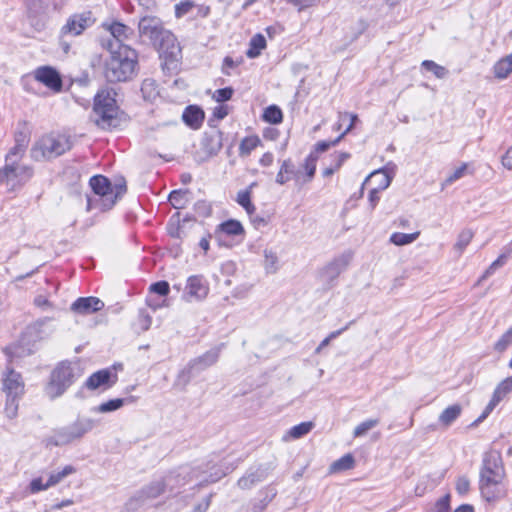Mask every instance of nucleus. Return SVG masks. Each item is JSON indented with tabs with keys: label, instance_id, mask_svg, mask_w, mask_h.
<instances>
[{
	"label": "nucleus",
	"instance_id": "1",
	"mask_svg": "<svg viewBox=\"0 0 512 512\" xmlns=\"http://www.w3.org/2000/svg\"><path fill=\"white\" fill-rule=\"evenodd\" d=\"M506 471L500 452L484 453L479 472V490L487 502H495L505 496L503 487Z\"/></svg>",
	"mask_w": 512,
	"mask_h": 512
},
{
	"label": "nucleus",
	"instance_id": "2",
	"mask_svg": "<svg viewBox=\"0 0 512 512\" xmlns=\"http://www.w3.org/2000/svg\"><path fill=\"white\" fill-rule=\"evenodd\" d=\"M110 57L105 62L104 75L109 82H122L132 78L138 64V54L130 46L120 44L116 48L107 42Z\"/></svg>",
	"mask_w": 512,
	"mask_h": 512
},
{
	"label": "nucleus",
	"instance_id": "3",
	"mask_svg": "<svg viewBox=\"0 0 512 512\" xmlns=\"http://www.w3.org/2000/svg\"><path fill=\"white\" fill-rule=\"evenodd\" d=\"M90 186L96 197L88 198V210L94 208L101 211L109 210L126 191L124 184L113 187L108 178L102 175L93 176L90 179Z\"/></svg>",
	"mask_w": 512,
	"mask_h": 512
},
{
	"label": "nucleus",
	"instance_id": "4",
	"mask_svg": "<svg viewBox=\"0 0 512 512\" xmlns=\"http://www.w3.org/2000/svg\"><path fill=\"white\" fill-rule=\"evenodd\" d=\"M97 422L91 418H78L69 426H65L53 431V434L45 439L47 447L64 446L75 440L81 439L86 433L91 431Z\"/></svg>",
	"mask_w": 512,
	"mask_h": 512
},
{
	"label": "nucleus",
	"instance_id": "5",
	"mask_svg": "<svg viewBox=\"0 0 512 512\" xmlns=\"http://www.w3.org/2000/svg\"><path fill=\"white\" fill-rule=\"evenodd\" d=\"M114 92L102 90L95 96L94 113L96 115L95 123L103 129L117 127L118 107L114 98Z\"/></svg>",
	"mask_w": 512,
	"mask_h": 512
},
{
	"label": "nucleus",
	"instance_id": "6",
	"mask_svg": "<svg viewBox=\"0 0 512 512\" xmlns=\"http://www.w3.org/2000/svg\"><path fill=\"white\" fill-rule=\"evenodd\" d=\"M114 92L102 90L95 96L94 113L96 115L95 123L103 129L117 127L118 107L114 98Z\"/></svg>",
	"mask_w": 512,
	"mask_h": 512
},
{
	"label": "nucleus",
	"instance_id": "7",
	"mask_svg": "<svg viewBox=\"0 0 512 512\" xmlns=\"http://www.w3.org/2000/svg\"><path fill=\"white\" fill-rule=\"evenodd\" d=\"M72 147L70 136L64 134L47 135L36 142L31 149V157L40 161L42 159H51L62 155Z\"/></svg>",
	"mask_w": 512,
	"mask_h": 512
},
{
	"label": "nucleus",
	"instance_id": "8",
	"mask_svg": "<svg viewBox=\"0 0 512 512\" xmlns=\"http://www.w3.org/2000/svg\"><path fill=\"white\" fill-rule=\"evenodd\" d=\"M76 376L75 367L71 363H60L51 374L46 388L47 395L51 399L59 397L74 382Z\"/></svg>",
	"mask_w": 512,
	"mask_h": 512
},
{
	"label": "nucleus",
	"instance_id": "9",
	"mask_svg": "<svg viewBox=\"0 0 512 512\" xmlns=\"http://www.w3.org/2000/svg\"><path fill=\"white\" fill-rule=\"evenodd\" d=\"M32 176V167L20 162L5 163V166L0 169V183H6L12 187L25 184Z\"/></svg>",
	"mask_w": 512,
	"mask_h": 512
},
{
	"label": "nucleus",
	"instance_id": "10",
	"mask_svg": "<svg viewBox=\"0 0 512 512\" xmlns=\"http://www.w3.org/2000/svg\"><path fill=\"white\" fill-rule=\"evenodd\" d=\"M180 481L177 476L169 475L163 479L155 480L144 486L130 501L131 503L136 501L141 504L146 501L155 499L163 494L167 489L172 492L175 484Z\"/></svg>",
	"mask_w": 512,
	"mask_h": 512
},
{
	"label": "nucleus",
	"instance_id": "11",
	"mask_svg": "<svg viewBox=\"0 0 512 512\" xmlns=\"http://www.w3.org/2000/svg\"><path fill=\"white\" fill-rule=\"evenodd\" d=\"M155 46L158 47L160 57L164 58L163 68H174L181 58V48L176 37L168 31Z\"/></svg>",
	"mask_w": 512,
	"mask_h": 512
},
{
	"label": "nucleus",
	"instance_id": "12",
	"mask_svg": "<svg viewBox=\"0 0 512 512\" xmlns=\"http://www.w3.org/2000/svg\"><path fill=\"white\" fill-rule=\"evenodd\" d=\"M93 23L94 19L89 11L73 14L67 19L65 25L62 26L60 33L62 36H79L84 30L92 26Z\"/></svg>",
	"mask_w": 512,
	"mask_h": 512
},
{
	"label": "nucleus",
	"instance_id": "13",
	"mask_svg": "<svg viewBox=\"0 0 512 512\" xmlns=\"http://www.w3.org/2000/svg\"><path fill=\"white\" fill-rule=\"evenodd\" d=\"M168 31L163 27L161 20L156 17H143L139 22L140 34L148 37L154 46Z\"/></svg>",
	"mask_w": 512,
	"mask_h": 512
},
{
	"label": "nucleus",
	"instance_id": "14",
	"mask_svg": "<svg viewBox=\"0 0 512 512\" xmlns=\"http://www.w3.org/2000/svg\"><path fill=\"white\" fill-rule=\"evenodd\" d=\"M2 390L6 397L21 398L25 391V384L21 374L8 368L3 374Z\"/></svg>",
	"mask_w": 512,
	"mask_h": 512
},
{
	"label": "nucleus",
	"instance_id": "15",
	"mask_svg": "<svg viewBox=\"0 0 512 512\" xmlns=\"http://www.w3.org/2000/svg\"><path fill=\"white\" fill-rule=\"evenodd\" d=\"M351 259V253H344L334 258L321 270L322 280L327 283L333 282L348 267Z\"/></svg>",
	"mask_w": 512,
	"mask_h": 512
},
{
	"label": "nucleus",
	"instance_id": "16",
	"mask_svg": "<svg viewBox=\"0 0 512 512\" xmlns=\"http://www.w3.org/2000/svg\"><path fill=\"white\" fill-rule=\"evenodd\" d=\"M209 292V286L203 276L193 275L187 280L184 297L188 301L202 300Z\"/></svg>",
	"mask_w": 512,
	"mask_h": 512
},
{
	"label": "nucleus",
	"instance_id": "17",
	"mask_svg": "<svg viewBox=\"0 0 512 512\" xmlns=\"http://www.w3.org/2000/svg\"><path fill=\"white\" fill-rule=\"evenodd\" d=\"M510 392H512V376L505 378L497 385L490 402L486 406L482 415L475 421V424L483 421Z\"/></svg>",
	"mask_w": 512,
	"mask_h": 512
},
{
	"label": "nucleus",
	"instance_id": "18",
	"mask_svg": "<svg viewBox=\"0 0 512 512\" xmlns=\"http://www.w3.org/2000/svg\"><path fill=\"white\" fill-rule=\"evenodd\" d=\"M34 77L48 88L59 92L62 89V80L59 73L50 66H42L35 70Z\"/></svg>",
	"mask_w": 512,
	"mask_h": 512
},
{
	"label": "nucleus",
	"instance_id": "19",
	"mask_svg": "<svg viewBox=\"0 0 512 512\" xmlns=\"http://www.w3.org/2000/svg\"><path fill=\"white\" fill-rule=\"evenodd\" d=\"M103 28L114 38L113 41L109 40L108 42H112L115 48L120 44H124V41L130 39L134 33L132 28L117 21L104 22Z\"/></svg>",
	"mask_w": 512,
	"mask_h": 512
},
{
	"label": "nucleus",
	"instance_id": "20",
	"mask_svg": "<svg viewBox=\"0 0 512 512\" xmlns=\"http://www.w3.org/2000/svg\"><path fill=\"white\" fill-rule=\"evenodd\" d=\"M50 320L51 319L47 317L42 318L27 326L23 340L27 343H31L47 337L51 333V329L47 326Z\"/></svg>",
	"mask_w": 512,
	"mask_h": 512
},
{
	"label": "nucleus",
	"instance_id": "21",
	"mask_svg": "<svg viewBox=\"0 0 512 512\" xmlns=\"http://www.w3.org/2000/svg\"><path fill=\"white\" fill-rule=\"evenodd\" d=\"M268 468L259 466L255 469H249L237 482V485L242 490H249L258 483L264 481L268 476Z\"/></svg>",
	"mask_w": 512,
	"mask_h": 512
},
{
	"label": "nucleus",
	"instance_id": "22",
	"mask_svg": "<svg viewBox=\"0 0 512 512\" xmlns=\"http://www.w3.org/2000/svg\"><path fill=\"white\" fill-rule=\"evenodd\" d=\"M245 230L240 221L230 219L219 224L215 236L219 244H224L223 236H244Z\"/></svg>",
	"mask_w": 512,
	"mask_h": 512
},
{
	"label": "nucleus",
	"instance_id": "23",
	"mask_svg": "<svg viewBox=\"0 0 512 512\" xmlns=\"http://www.w3.org/2000/svg\"><path fill=\"white\" fill-rule=\"evenodd\" d=\"M103 307V301L97 297H81L71 305V310L79 314L87 315L100 311Z\"/></svg>",
	"mask_w": 512,
	"mask_h": 512
},
{
	"label": "nucleus",
	"instance_id": "24",
	"mask_svg": "<svg viewBox=\"0 0 512 512\" xmlns=\"http://www.w3.org/2000/svg\"><path fill=\"white\" fill-rule=\"evenodd\" d=\"M111 372L107 369L99 370L93 373L85 382L86 388L96 390L100 387H111L113 382L110 381Z\"/></svg>",
	"mask_w": 512,
	"mask_h": 512
},
{
	"label": "nucleus",
	"instance_id": "25",
	"mask_svg": "<svg viewBox=\"0 0 512 512\" xmlns=\"http://www.w3.org/2000/svg\"><path fill=\"white\" fill-rule=\"evenodd\" d=\"M220 349L214 348L190 362L191 369L203 370L217 362Z\"/></svg>",
	"mask_w": 512,
	"mask_h": 512
},
{
	"label": "nucleus",
	"instance_id": "26",
	"mask_svg": "<svg viewBox=\"0 0 512 512\" xmlns=\"http://www.w3.org/2000/svg\"><path fill=\"white\" fill-rule=\"evenodd\" d=\"M183 121L193 129H198L203 120L204 112L197 106H188L182 115Z\"/></svg>",
	"mask_w": 512,
	"mask_h": 512
},
{
	"label": "nucleus",
	"instance_id": "27",
	"mask_svg": "<svg viewBox=\"0 0 512 512\" xmlns=\"http://www.w3.org/2000/svg\"><path fill=\"white\" fill-rule=\"evenodd\" d=\"M371 183H375L373 188L380 192L389 187L391 178L385 171L377 170L371 173L365 180V184Z\"/></svg>",
	"mask_w": 512,
	"mask_h": 512
},
{
	"label": "nucleus",
	"instance_id": "28",
	"mask_svg": "<svg viewBox=\"0 0 512 512\" xmlns=\"http://www.w3.org/2000/svg\"><path fill=\"white\" fill-rule=\"evenodd\" d=\"M462 407L459 404H454L447 407L439 416V423L447 428L449 427L461 414Z\"/></svg>",
	"mask_w": 512,
	"mask_h": 512
},
{
	"label": "nucleus",
	"instance_id": "29",
	"mask_svg": "<svg viewBox=\"0 0 512 512\" xmlns=\"http://www.w3.org/2000/svg\"><path fill=\"white\" fill-rule=\"evenodd\" d=\"M314 427L313 422H302L298 425L290 428L287 433L283 436L284 441H288L290 439H299L305 435H307L312 428Z\"/></svg>",
	"mask_w": 512,
	"mask_h": 512
},
{
	"label": "nucleus",
	"instance_id": "30",
	"mask_svg": "<svg viewBox=\"0 0 512 512\" xmlns=\"http://www.w3.org/2000/svg\"><path fill=\"white\" fill-rule=\"evenodd\" d=\"M261 145V139L257 135H251L243 138L239 145V155L241 157H247Z\"/></svg>",
	"mask_w": 512,
	"mask_h": 512
},
{
	"label": "nucleus",
	"instance_id": "31",
	"mask_svg": "<svg viewBox=\"0 0 512 512\" xmlns=\"http://www.w3.org/2000/svg\"><path fill=\"white\" fill-rule=\"evenodd\" d=\"M493 70L496 78H506L512 72V53L496 62Z\"/></svg>",
	"mask_w": 512,
	"mask_h": 512
},
{
	"label": "nucleus",
	"instance_id": "32",
	"mask_svg": "<svg viewBox=\"0 0 512 512\" xmlns=\"http://www.w3.org/2000/svg\"><path fill=\"white\" fill-rule=\"evenodd\" d=\"M203 146L208 156L216 155L222 148L221 134H214L207 137L203 142Z\"/></svg>",
	"mask_w": 512,
	"mask_h": 512
},
{
	"label": "nucleus",
	"instance_id": "33",
	"mask_svg": "<svg viewBox=\"0 0 512 512\" xmlns=\"http://www.w3.org/2000/svg\"><path fill=\"white\" fill-rule=\"evenodd\" d=\"M250 47L246 52L249 58H256L260 55L261 51L266 47V40L263 35L256 34L250 40Z\"/></svg>",
	"mask_w": 512,
	"mask_h": 512
},
{
	"label": "nucleus",
	"instance_id": "34",
	"mask_svg": "<svg viewBox=\"0 0 512 512\" xmlns=\"http://www.w3.org/2000/svg\"><path fill=\"white\" fill-rule=\"evenodd\" d=\"M189 194L188 190H174L169 195V201L174 208L183 209L189 201Z\"/></svg>",
	"mask_w": 512,
	"mask_h": 512
},
{
	"label": "nucleus",
	"instance_id": "35",
	"mask_svg": "<svg viewBox=\"0 0 512 512\" xmlns=\"http://www.w3.org/2000/svg\"><path fill=\"white\" fill-rule=\"evenodd\" d=\"M354 467V458L351 454H346L340 459L334 461L330 466V472L336 473L349 470Z\"/></svg>",
	"mask_w": 512,
	"mask_h": 512
},
{
	"label": "nucleus",
	"instance_id": "36",
	"mask_svg": "<svg viewBox=\"0 0 512 512\" xmlns=\"http://www.w3.org/2000/svg\"><path fill=\"white\" fill-rule=\"evenodd\" d=\"M294 173V166L291 160H284L281 164L280 170L276 176V182L278 184H285L290 180V176Z\"/></svg>",
	"mask_w": 512,
	"mask_h": 512
},
{
	"label": "nucleus",
	"instance_id": "37",
	"mask_svg": "<svg viewBox=\"0 0 512 512\" xmlns=\"http://www.w3.org/2000/svg\"><path fill=\"white\" fill-rule=\"evenodd\" d=\"M236 202L245 209L249 216L254 214L256 208L251 202V194L249 191L240 190L237 193Z\"/></svg>",
	"mask_w": 512,
	"mask_h": 512
},
{
	"label": "nucleus",
	"instance_id": "38",
	"mask_svg": "<svg viewBox=\"0 0 512 512\" xmlns=\"http://www.w3.org/2000/svg\"><path fill=\"white\" fill-rule=\"evenodd\" d=\"M76 469L72 465H66L62 470L52 472L48 478V485L51 487L60 483L67 476L75 473Z\"/></svg>",
	"mask_w": 512,
	"mask_h": 512
},
{
	"label": "nucleus",
	"instance_id": "39",
	"mask_svg": "<svg viewBox=\"0 0 512 512\" xmlns=\"http://www.w3.org/2000/svg\"><path fill=\"white\" fill-rule=\"evenodd\" d=\"M263 119L271 124H279L283 120V114L278 106L271 105L264 110Z\"/></svg>",
	"mask_w": 512,
	"mask_h": 512
},
{
	"label": "nucleus",
	"instance_id": "40",
	"mask_svg": "<svg viewBox=\"0 0 512 512\" xmlns=\"http://www.w3.org/2000/svg\"><path fill=\"white\" fill-rule=\"evenodd\" d=\"M419 235L420 232H414L410 234L396 232L391 235L390 241L397 246H403L414 242L419 237Z\"/></svg>",
	"mask_w": 512,
	"mask_h": 512
},
{
	"label": "nucleus",
	"instance_id": "41",
	"mask_svg": "<svg viewBox=\"0 0 512 512\" xmlns=\"http://www.w3.org/2000/svg\"><path fill=\"white\" fill-rule=\"evenodd\" d=\"M510 257L509 254L503 249L502 253L499 255V257L491 263V265L485 270L483 275L480 278V281H483L490 277L498 268L502 267L507 259Z\"/></svg>",
	"mask_w": 512,
	"mask_h": 512
},
{
	"label": "nucleus",
	"instance_id": "42",
	"mask_svg": "<svg viewBox=\"0 0 512 512\" xmlns=\"http://www.w3.org/2000/svg\"><path fill=\"white\" fill-rule=\"evenodd\" d=\"M473 238V232L469 229L461 231L458 235L457 241L454 244V249L461 254L464 249L469 245Z\"/></svg>",
	"mask_w": 512,
	"mask_h": 512
},
{
	"label": "nucleus",
	"instance_id": "43",
	"mask_svg": "<svg viewBox=\"0 0 512 512\" xmlns=\"http://www.w3.org/2000/svg\"><path fill=\"white\" fill-rule=\"evenodd\" d=\"M421 66L427 71L432 72L437 78L443 79L448 75V70L432 60H424Z\"/></svg>",
	"mask_w": 512,
	"mask_h": 512
},
{
	"label": "nucleus",
	"instance_id": "44",
	"mask_svg": "<svg viewBox=\"0 0 512 512\" xmlns=\"http://www.w3.org/2000/svg\"><path fill=\"white\" fill-rule=\"evenodd\" d=\"M264 267L267 273H276L278 270V257L275 252L265 250L264 252Z\"/></svg>",
	"mask_w": 512,
	"mask_h": 512
},
{
	"label": "nucleus",
	"instance_id": "45",
	"mask_svg": "<svg viewBox=\"0 0 512 512\" xmlns=\"http://www.w3.org/2000/svg\"><path fill=\"white\" fill-rule=\"evenodd\" d=\"M21 398L6 397L4 413L8 419H15L18 415L19 401Z\"/></svg>",
	"mask_w": 512,
	"mask_h": 512
},
{
	"label": "nucleus",
	"instance_id": "46",
	"mask_svg": "<svg viewBox=\"0 0 512 512\" xmlns=\"http://www.w3.org/2000/svg\"><path fill=\"white\" fill-rule=\"evenodd\" d=\"M379 424V419H368L357 425L353 431L355 438L364 436L369 430L375 428Z\"/></svg>",
	"mask_w": 512,
	"mask_h": 512
},
{
	"label": "nucleus",
	"instance_id": "47",
	"mask_svg": "<svg viewBox=\"0 0 512 512\" xmlns=\"http://www.w3.org/2000/svg\"><path fill=\"white\" fill-rule=\"evenodd\" d=\"M123 404H124L123 399H119V398L111 399L107 402L100 404L96 408H94V411L99 412V413H108V412H112V411H115V410L121 408L123 406Z\"/></svg>",
	"mask_w": 512,
	"mask_h": 512
},
{
	"label": "nucleus",
	"instance_id": "48",
	"mask_svg": "<svg viewBox=\"0 0 512 512\" xmlns=\"http://www.w3.org/2000/svg\"><path fill=\"white\" fill-rule=\"evenodd\" d=\"M468 165L463 163L460 167L456 168L451 174H449L444 182L442 183V188H445L451 185L453 182L461 179L467 172Z\"/></svg>",
	"mask_w": 512,
	"mask_h": 512
},
{
	"label": "nucleus",
	"instance_id": "49",
	"mask_svg": "<svg viewBox=\"0 0 512 512\" xmlns=\"http://www.w3.org/2000/svg\"><path fill=\"white\" fill-rule=\"evenodd\" d=\"M512 344V327L509 328L495 343V351L502 353Z\"/></svg>",
	"mask_w": 512,
	"mask_h": 512
},
{
	"label": "nucleus",
	"instance_id": "50",
	"mask_svg": "<svg viewBox=\"0 0 512 512\" xmlns=\"http://www.w3.org/2000/svg\"><path fill=\"white\" fill-rule=\"evenodd\" d=\"M25 152V145L21 144L17 141V143L10 149L8 154L6 155V163L8 162H19V159L23 156Z\"/></svg>",
	"mask_w": 512,
	"mask_h": 512
},
{
	"label": "nucleus",
	"instance_id": "51",
	"mask_svg": "<svg viewBox=\"0 0 512 512\" xmlns=\"http://www.w3.org/2000/svg\"><path fill=\"white\" fill-rule=\"evenodd\" d=\"M30 13L40 14L49 5V0H24Z\"/></svg>",
	"mask_w": 512,
	"mask_h": 512
},
{
	"label": "nucleus",
	"instance_id": "52",
	"mask_svg": "<svg viewBox=\"0 0 512 512\" xmlns=\"http://www.w3.org/2000/svg\"><path fill=\"white\" fill-rule=\"evenodd\" d=\"M51 487V485H48V480L46 482L43 481L42 477H37L31 480L28 491L31 494H36L40 491L47 490Z\"/></svg>",
	"mask_w": 512,
	"mask_h": 512
},
{
	"label": "nucleus",
	"instance_id": "53",
	"mask_svg": "<svg viewBox=\"0 0 512 512\" xmlns=\"http://www.w3.org/2000/svg\"><path fill=\"white\" fill-rule=\"evenodd\" d=\"M339 120L340 121H347V120H349V125L346 127V129L339 136V138L342 139L347 133H349L353 129L356 121L358 120V116L356 114H352V113H348V112H340L339 113Z\"/></svg>",
	"mask_w": 512,
	"mask_h": 512
},
{
	"label": "nucleus",
	"instance_id": "54",
	"mask_svg": "<svg viewBox=\"0 0 512 512\" xmlns=\"http://www.w3.org/2000/svg\"><path fill=\"white\" fill-rule=\"evenodd\" d=\"M316 162H317V156L314 154H310L304 162V169L306 171V174L308 176V181H310L315 174L316 171Z\"/></svg>",
	"mask_w": 512,
	"mask_h": 512
},
{
	"label": "nucleus",
	"instance_id": "55",
	"mask_svg": "<svg viewBox=\"0 0 512 512\" xmlns=\"http://www.w3.org/2000/svg\"><path fill=\"white\" fill-rule=\"evenodd\" d=\"M194 6L195 4L190 0L180 2L175 6V16L177 18L183 17L184 15L188 14Z\"/></svg>",
	"mask_w": 512,
	"mask_h": 512
},
{
	"label": "nucleus",
	"instance_id": "56",
	"mask_svg": "<svg viewBox=\"0 0 512 512\" xmlns=\"http://www.w3.org/2000/svg\"><path fill=\"white\" fill-rule=\"evenodd\" d=\"M450 495L441 497L428 512H449Z\"/></svg>",
	"mask_w": 512,
	"mask_h": 512
},
{
	"label": "nucleus",
	"instance_id": "57",
	"mask_svg": "<svg viewBox=\"0 0 512 512\" xmlns=\"http://www.w3.org/2000/svg\"><path fill=\"white\" fill-rule=\"evenodd\" d=\"M233 92L234 91L231 87L218 89L214 92L213 98L219 103L225 102L231 99Z\"/></svg>",
	"mask_w": 512,
	"mask_h": 512
},
{
	"label": "nucleus",
	"instance_id": "58",
	"mask_svg": "<svg viewBox=\"0 0 512 512\" xmlns=\"http://www.w3.org/2000/svg\"><path fill=\"white\" fill-rule=\"evenodd\" d=\"M150 291L161 296H166L169 293V284L166 281H159L150 286Z\"/></svg>",
	"mask_w": 512,
	"mask_h": 512
},
{
	"label": "nucleus",
	"instance_id": "59",
	"mask_svg": "<svg viewBox=\"0 0 512 512\" xmlns=\"http://www.w3.org/2000/svg\"><path fill=\"white\" fill-rule=\"evenodd\" d=\"M470 489V481L466 476H461L456 481V490L459 494H466Z\"/></svg>",
	"mask_w": 512,
	"mask_h": 512
},
{
	"label": "nucleus",
	"instance_id": "60",
	"mask_svg": "<svg viewBox=\"0 0 512 512\" xmlns=\"http://www.w3.org/2000/svg\"><path fill=\"white\" fill-rule=\"evenodd\" d=\"M350 158V154L347 152H339L333 155V163L331 164L336 170H338L343 163Z\"/></svg>",
	"mask_w": 512,
	"mask_h": 512
},
{
	"label": "nucleus",
	"instance_id": "61",
	"mask_svg": "<svg viewBox=\"0 0 512 512\" xmlns=\"http://www.w3.org/2000/svg\"><path fill=\"white\" fill-rule=\"evenodd\" d=\"M141 91L144 97H151L152 93L155 92V84L152 80H144L141 86Z\"/></svg>",
	"mask_w": 512,
	"mask_h": 512
},
{
	"label": "nucleus",
	"instance_id": "62",
	"mask_svg": "<svg viewBox=\"0 0 512 512\" xmlns=\"http://www.w3.org/2000/svg\"><path fill=\"white\" fill-rule=\"evenodd\" d=\"M341 139L338 137L333 141H321L316 144L315 150L317 152H325L330 147L337 145Z\"/></svg>",
	"mask_w": 512,
	"mask_h": 512
},
{
	"label": "nucleus",
	"instance_id": "63",
	"mask_svg": "<svg viewBox=\"0 0 512 512\" xmlns=\"http://www.w3.org/2000/svg\"><path fill=\"white\" fill-rule=\"evenodd\" d=\"M196 211L202 216H209L211 214V207L205 201H199L195 204Z\"/></svg>",
	"mask_w": 512,
	"mask_h": 512
},
{
	"label": "nucleus",
	"instance_id": "64",
	"mask_svg": "<svg viewBox=\"0 0 512 512\" xmlns=\"http://www.w3.org/2000/svg\"><path fill=\"white\" fill-rule=\"evenodd\" d=\"M501 163L507 170H512V146L502 156Z\"/></svg>",
	"mask_w": 512,
	"mask_h": 512
}]
</instances>
